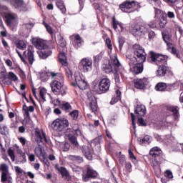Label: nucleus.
I'll return each mask as SVG.
<instances>
[{
    "instance_id": "18",
    "label": "nucleus",
    "mask_w": 183,
    "mask_h": 183,
    "mask_svg": "<svg viewBox=\"0 0 183 183\" xmlns=\"http://www.w3.org/2000/svg\"><path fill=\"white\" fill-rule=\"evenodd\" d=\"M36 141L38 144L39 142H46V134L44 132L41 133L39 129L35 130Z\"/></svg>"
},
{
    "instance_id": "43",
    "label": "nucleus",
    "mask_w": 183,
    "mask_h": 183,
    "mask_svg": "<svg viewBox=\"0 0 183 183\" xmlns=\"http://www.w3.org/2000/svg\"><path fill=\"white\" fill-rule=\"evenodd\" d=\"M61 109H63L64 111H66V112L71 111L72 110V107L68 102L64 103V104H61Z\"/></svg>"
},
{
    "instance_id": "47",
    "label": "nucleus",
    "mask_w": 183,
    "mask_h": 183,
    "mask_svg": "<svg viewBox=\"0 0 183 183\" xmlns=\"http://www.w3.org/2000/svg\"><path fill=\"white\" fill-rule=\"evenodd\" d=\"M7 154L14 162L15 161V152H14V150L11 147H9L8 149Z\"/></svg>"
},
{
    "instance_id": "9",
    "label": "nucleus",
    "mask_w": 183,
    "mask_h": 183,
    "mask_svg": "<svg viewBox=\"0 0 183 183\" xmlns=\"http://www.w3.org/2000/svg\"><path fill=\"white\" fill-rule=\"evenodd\" d=\"M79 66L83 72H89V71H92V60L83 59L80 61Z\"/></svg>"
},
{
    "instance_id": "63",
    "label": "nucleus",
    "mask_w": 183,
    "mask_h": 183,
    "mask_svg": "<svg viewBox=\"0 0 183 183\" xmlns=\"http://www.w3.org/2000/svg\"><path fill=\"white\" fill-rule=\"evenodd\" d=\"M138 118V122H139V125H141L142 127H145L146 124H145V121L144 120V119H142V117H139Z\"/></svg>"
},
{
    "instance_id": "17",
    "label": "nucleus",
    "mask_w": 183,
    "mask_h": 183,
    "mask_svg": "<svg viewBox=\"0 0 183 183\" xmlns=\"http://www.w3.org/2000/svg\"><path fill=\"white\" fill-rule=\"evenodd\" d=\"M81 151L87 159H92V154H94V150L92 149V147H91V145L82 146Z\"/></svg>"
},
{
    "instance_id": "5",
    "label": "nucleus",
    "mask_w": 183,
    "mask_h": 183,
    "mask_svg": "<svg viewBox=\"0 0 183 183\" xmlns=\"http://www.w3.org/2000/svg\"><path fill=\"white\" fill-rule=\"evenodd\" d=\"M51 127L54 131H57V132H62L65 128H68V127H69V122H68V119L65 118L56 119L52 122Z\"/></svg>"
},
{
    "instance_id": "24",
    "label": "nucleus",
    "mask_w": 183,
    "mask_h": 183,
    "mask_svg": "<svg viewBox=\"0 0 183 183\" xmlns=\"http://www.w3.org/2000/svg\"><path fill=\"white\" fill-rule=\"evenodd\" d=\"M167 71H168V67H167V66H159L156 72L157 76H165V75L167 74Z\"/></svg>"
},
{
    "instance_id": "25",
    "label": "nucleus",
    "mask_w": 183,
    "mask_h": 183,
    "mask_svg": "<svg viewBox=\"0 0 183 183\" xmlns=\"http://www.w3.org/2000/svg\"><path fill=\"white\" fill-rule=\"evenodd\" d=\"M130 70L132 71V72H133V74H141V72H142L143 71L142 64H141V63H137L134 66H132L130 68Z\"/></svg>"
},
{
    "instance_id": "35",
    "label": "nucleus",
    "mask_w": 183,
    "mask_h": 183,
    "mask_svg": "<svg viewBox=\"0 0 183 183\" xmlns=\"http://www.w3.org/2000/svg\"><path fill=\"white\" fill-rule=\"evenodd\" d=\"M59 62L64 66H68V62L66 61V56H65V53H60L59 54Z\"/></svg>"
},
{
    "instance_id": "45",
    "label": "nucleus",
    "mask_w": 183,
    "mask_h": 183,
    "mask_svg": "<svg viewBox=\"0 0 183 183\" xmlns=\"http://www.w3.org/2000/svg\"><path fill=\"white\" fill-rule=\"evenodd\" d=\"M39 96L41 97V99H43V101H46V89L42 88L41 89H40Z\"/></svg>"
},
{
    "instance_id": "7",
    "label": "nucleus",
    "mask_w": 183,
    "mask_h": 183,
    "mask_svg": "<svg viewBox=\"0 0 183 183\" xmlns=\"http://www.w3.org/2000/svg\"><path fill=\"white\" fill-rule=\"evenodd\" d=\"M135 5H137L139 8H141V5L135 1H126L119 5V8L122 12H132V8H134Z\"/></svg>"
},
{
    "instance_id": "14",
    "label": "nucleus",
    "mask_w": 183,
    "mask_h": 183,
    "mask_svg": "<svg viewBox=\"0 0 183 183\" xmlns=\"http://www.w3.org/2000/svg\"><path fill=\"white\" fill-rule=\"evenodd\" d=\"M97 177L98 173L97 171L94 170L91 167H88L86 174L83 176V181H84V182H88L89 178H97Z\"/></svg>"
},
{
    "instance_id": "31",
    "label": "nucleus",
    "mask_w": 183,
    "mask_h": 183,
    "mask_svg": "<svg viewBox=\"0 0 183 183\" xmlns=\"http://www.w3.org/2000/svg\"><path fill=\"white\" fill-rule=\"evenodd\" d=\"M11 4L14 8L18 9L24 6V0H11Z\"/></svg>"
},
{
    "instance_id": "60",
    "label": "nucleus",
    "mask_w": 183,
    "mask_h": 183,
    "mask_svg": "<svg viewBox=\"0 0 183 183\" xmlns=\"http://www.w3.org/2000/svg\"><path fill=\"white\" fill-rule=\"evenodd\" d=\"M70 115H71V118H73V119H77L78 116L79 115V113L78 112L77 110H74L73 112H71L70 113Z\"/></svg>"
},
{
    "instance_id": "48",
    "label": "nucleus",
    "mask_w": 183,
    "mask_h": 183,
    "mask_svg": "<svg viewBox=\"0 0 183 183\" xmlns=\"http://www.w3.org/2000/svg\"><path fill=\"white\" fill-rule=\"evenodd\" d=\"M139 31L141 36L142 35H144V34H147V32L148 31V27H147V25L139 26Z\"/></svg>"
},
{
    "instance_id": "1",
    "label": "nucleus",
    "mask_w": 183,
    "mask_h": 183,
    "mask_svg": "<svg viewBox=\"0 0 183 183\" xmlns=\"http://www.w3.org/2000/svg\"><path fill=\"white\" fill-rule=\"evenodd\" d=\"M102 69L106 74H111V72H112L114 75V80L116 83L119 84V75H122V72H124V67H122V65L119 63L117 54L114 53L110 56L109 64H104L102 65Z\"/></svg>"
},
{
    "instance_id": "59",
    "label": "nucleus",
    "mask_w": 183,
    "mask_h": 183,
    "mask_svg": "<svg viewBox=\"0 0 183 183\" xmlns=\"http://www.w3.org/2000/svg\"><path fill=\"white\" fill-rule=\"evenodd\" d=\"M129 155L133 162H137V157H135V155L134 154V152H132V150H131V149H129Z\"/></svg>"
},
{
    "instance_id": "32",
    "label": "nucleus",
    "mask_w": 183,
    "mask_h": 183,
    "mask_svg": "<svg viewBox=\"0 0 183 183\" xmlns=\"http://www.w3.org/2000/svg\"><path fill=\"white\" fill-rule=\"evenodd\" d=\"M130 32L134 36H141V32L139 30V26L135 25L132 27L130 29Z\"/></svg>"
},
{
    "instance_id": "61",
    "label": "nucleus",
    "mask_w": 183,
    "mask_h": 183,
    "mask_svg": "<svg viewBox=\"0 0 183 183\" xmlns=\"http://www.w3.org/2000/svg\"><path fill=\"white\" fill-rule=\"evenodd\" d=\"M0 11L1 12V14H4V15H6L7 12H10L9 11H8V7H6V6H0Z\"/></svg>"
},
{
    "instance_id": "62",
    "label": "nucleus",
    "mask_w": 183,
    "mask_h": 183,
    "mask_svg": "<svg viewBox=\"0 0 183 183\" xmlns=\"http://www.w3.org/2000/svg\"><path fill=\"white\" fill-rule=\"evenodd\" d=\"M51 103L53 104V105L55 107H59V105H61V101H59L58 99L51 100Z\"/></svg>"
},
{
    "instance_id": "16",
    "label": "nucleus",
    "mask_w": 183,
    "mask_h": 183,
    "mask_svg": "<svg viewBox=\"0 0 183 183\" xmlns=\"http://www.w3.org/2000/svg\"><path fill=\"white\" fill-rule=\"evenodd\" d=\"M134 87L137 89H144L145 88V85L148 84V79H136L134 80Z\"/></svg>"
},
{
    "instance_id": "3",
    "label": "nucleus",
    "mask_w": 183,
    "mask_h": 183,
    "mask_svg": "<svg viewBox=\"0 0 183 183\" xmlns=\"http://www.w3.org/2000/svg\"><path fill=\"white\" fill-rule=\"evenodd\" d=\"M109 86H111V81L108 78L102 79L98 85L94 86V91L97 94H105L107 91H109Z\"/></svg>"
},
{
    "instance_id": "41",
    "label": "nucleus",
    "mask_w": 183,
    "mask_h": 183,
    "mask_svg": "<svg viewBox=\"0 0 183 183\" xmlns=\"http://www.w3.org/2000/svg\"><path fill=\"white\" fill-rule=\"evenodd\" d=\"M16 148H17L16 152L22 158V159H23L22 162H26V155L25 154V153L24 152H22V150L21 149H19V147L18 146H16Z\"/></svg>"
},
{
    "instance_id": "30",
    "label": "nucleus",
    "mask_w": 183,
    "mask_h": 183,
    "mask_svg": "<svg viewBox=\"0 0 183 183\" xmlns=\"http://www.w3.org/2000/svg\"><path fill=\"white\" fill-rule=\"evenodd\" d=\"M112 25L114 31H117L118 29V26L121 28V31L122 32L124 31V24L122 23H119V21H117V19L115 17H113L112 19Z\"/></svg>"
},
{
    "instance_id": "15",
    "label": "nucleus",
    "mask_w": 183,
    "mask_h": 183,
    "mask_svg": "<svg viewBox=\"0 0 183 183\" xmlns=\"http://www.w3.org/2000/svg\"><path fill=\"white\" fill-rule=\"evenodd\" d=\"M6 21L7 22V25L9 26H12L15 24L16 25V15L15 14L8 11L5 14Z\"/></svg>"
},
{
    "instance_id": "38",
    "label": "nucleus",
    "mask_w": 183,
    "mask_h": 183,
    "mask_svg": "<svg viewBox=\"0 0 183 183\" xmlns=\"http://www.w3.org/2000/svg\"><path fill=\"white\" fill-rule=\"evenodd\" d=\"M2 81L7 85H11V80L8 79V74L5 71H1Z\"/></svg>"
},
{
    "instance_id": "27",
    "label": "nucleus",
    "mask_w": 183,
    "mask_h": 183,
    "mask_svg": "<svg viewBox=\"0 0 183 183\" xmlns=\"http://www.w3.org/2000/svg\"><path fill=\"white\" fill-rule=\"evenodd\" d=\"M72 36H74V46L76 48L82 46V39H81V36H79V34L73 35Z\"/></svg>"
},
{
    "instance_id": "52",
    "label": "nucleus",
    "mask_w": 183,
    "mask_h": 183,
    "mask_svg": "<svg viewBox=\"0 0 183 183\" xmlns=\"http://www.w3.org/2000/svg\"><path fill=\"white\" fill-rule=\"evenodd\" d=\"M159 20H160V22H159L160 28H165V25H167V16L159 19Z\"/></svg>"
},
{
    "instance_id": "50",
    "label": "nucleus",
    "mask_w": 183,
    "mask_h": 183,
    "mask_svg": "<svg viewBox=\"0 0 183 183\" xmlns=\"http://www.w3.org/2000/svg\"><path fill=\"white\" fill-rule=\"evenodd\" d=\"M8 79H9H9H10V81H17L18 76H16V75H15V74H14V72L9 71Z\"/></svg>"
},
{
    "instance_id": "44",
    "label": "nucleus",
    "mask_w": 183,
    "mask_h": 183,
    "mask_svg": "<svg viewBox=\"0 0 183 183\" xmlns=\"http://www.w3.org/2000/svg\"><path fill=\"white\" fill-rule=\"evenodd\" d=\"M152 139L151 137L146 135L143 139H140L139 142L140 144H149Z\"/></svg>"
},
{
    "instance_id": "19",
    "label": "nucleus",
    "mask_w": 183,
    "mask_h": 183,
    "mask_svg": "<svg viewBox=\"0 0 183 183\" xmlns=\"http://www.w3.org/2000/svg\"><path fill=\"white\" fill-rule=\"evenodd\" d=\"M39 58L41 59H46L48 56H51L52 55V51L49 49H41L37 51Z\"/></svg>"
},
{
    "instance_id": "20",
    "label": "nucleus",
    "mask_w": 183,
    "mask_h": 183,
    "mask_svg": "<svg viewBox=\"0 0 183 183\" xmlns=\"http://www.w3.org/2000/svg\"><path fill=\"white\" fill-rule=\"evenodd\" d=\"M89 108L92 111V112H97L98 111V106L97 105V99L95 97H89Z\"/></svg>"
},
{
    "instance_id": "58",
    "label": "nucleus",
    "mask_w": 183,
    "mask_h": 183,
    "mask_svg": "<svg viewBox=\"0 0 183 183\" xmlns=\"http://www.w3.org/2000/svg\"><path fill=\"white\" fill-rule=\"evenodd\" d=\"M125 169L127 171V174H129V172L132 171V164H131L129 162L126 163Z\"/></svg>"
},
{
    "instance_id": "28",
    "label": "nucleus",
    "mask_w": 183,
    "mask_h": 183,
    "mask_svg": "<svg viewBox=\"0 0 183 183\" xmlns=\"http://www.w3.org/2000/svg\"><path fill=\"white\" fill-rule=\"evenodd\" d=\"M57 42L59 46L63 49V51H65V46H66V41L64 39L62 34H59L57 36Z\"/></svg>"
},
{
    "instance_id": "13",
    "label": "nucleus",
    "mask_w": 183,
    "mask_h": 183,
    "mask_svg": "<svg viewBox=\"0 0 183 183\" xmlns=\"http://www.w3.org/2000/svg\"><path fill=\"white\" fill-rule=\"evenodd\" d=\"M163 39H164V42H166V44H167L168 51L169 52H171V54L174 55V56H177V58H181V56L179 55V54H178V51L177 50V49H175L172 46V44L168 42V41H169V37L167 35H164V36H163Z\"/></svg>"
},
{
    "instance_id": "46",
    "label": "nucleus",
    "mask_w": 183,
    "mask_h": 183,
    "mask_svg": "<svg viewBox=\"0 0 183 183\" xmlns=\"http://www.w3.org/2000/svg\"><path fill=\"white\" fill-rule=\"evenodd\" d=\"M43 25L45 26V28L49 34H50L51 36L54 35V30L52 29V27L49 24H48L45 21H44Z\"/></svg>"
},
{
    "instance_id": "10",
    "label": "nucleus",
    "mask_w": 183,
    "mask_h": 183,
    "mask_svg": "<svg viewBox=\"0 0 183 183\" xmlns=\"http://www.w3.org/2000/svg\"><path fill=\"white\" fill-rule=\"evenodd\" d=\"M74 78L76 85H77L79 89H81L82 91L86 89L88 84H86V81H85V79H82V74L80 73H76L74 74Z\"/></svg>"
},
{
    "instance_id": "57",
    "label": "nucleus",
    "mask_w": 183,
    "mask_h": 183,
    "mask_svg": "<svg viewBox=\"0 0 183 183\" xmlns=\"http://www.w3.org/2000/svg\"><path fill=\"white\" fill-rule=\"evenodd\" d=\"M164 177H166V178H169V179H172V178H174V175L172 174V172H171L170 170H167L164 172Z\"/></svg>"
},
{
    "instance_id": "36",
    "label": "nucleus",
    "mask_w": 183,
    "mask_h": 183,
    "mask_svg": "<svg viewBox=\"0 0 183 183\" xmlns=\"http://www.w3.org/2000/svg\"><path fill=\"white\" fill-rule=\"evenodd\" d=\"M167 84L165 83H158L156 86H155V89L156 91H159L160 92H164V91H165V89H167Z\"/></svg>"
},
{
    "instance_id": "11",
    "label": "nucleus",
    "mask_w": 183,
    "mask_h": 183,
    "mask_svg": "<svg viewBox=\"0 0 183 183\" xmlns=\"http://www.w3.org/2000/svg\"><path fill=\"white\" fill-rule=\"evenodd\" d=\"M31 42L37 49H46L48 48L46 41L39 37L32 38Z\"/></svg>"
},
{
    "instance_id": "42",
    "label": "nucleus",
    "mask_w": 183,
    "mask_h": 183,
    "mask_svg": "<svg viewBox=\"0 0 183 183\" xmlns=\"http://www.w3.org/2000/svg\"><path fill=\"white\" fill-rule=\"evenodd\" d=\"M1 174H9V167L6 165V164H1Z\"/></svg>"
},
{
    "instance_id": "56",
    "label": "nucleus",
    "mask_w": 183,
    "mask_h": 183,
    "mask_svg": "<svg viewBox=\"0 0 183 183\" xmlns=\"http://www.w3.org/2000/svg\"><path fill=\"white\" fill-rule=\"evenodd\" d=\"M106 46H107L108 49H110V51H112V43L111 42V39L109 38H107L105 40Z\"/></svg>"
},
{
    "instance_id": "23",
    "label": "nucleus",
    "mask_w": 183,
    "mask_h": 183,
    "mask_svg": "<svg viewBox=\"0 0 183 183\" xmlns=\"http://www.w3.org/2000/svg\"><path fill=\"white\" fill-rule=\"evenodd\" d=\"M167 111H170L172 112L175 119L179 117V112H178V107L177 106H166Z\"/></svg>"
},
{
    "instance_id": "8",
    "label": "nucleus",
    "mask_w": 183,
    "mask_h": 183,
    "mask_svg": "<svg viewBox=\"0 0 183 183\" xmlns=\"http://www.w3.org/2000/svg\"><path fill=\"white\" fill-rule=\"evenodd\" d=\"M34 152L40 161L44 162V165H46V167H49V165H51L49 161L46 159V153L42 151V147H41V146L35 147Z\"/></svg>"
},
{
    "instance_id": "21",
    "label": "nucleus",
    "mask_w": 183,
    "mask_h": 183,
    "mask_svg": "<svg viewBox=\"0 0 183 183\" xmlns=\"http://www.w3.org/2000/svg\"><path fill=\"white\" fill-rule=\"evenodd\" d=\"M147 112V109H145V106L144 105H137L135 109V114L137 117H144Z\"/></svg>"
},
{
    "instance_id": "64",
    "label": "nucleus",
    "mask_w": 183,
    "mask_h": 183,
    "mask_svg": "<svg viewBox=\"0 0 183 183\" xmlns=\"http://www.w3.org/2000/svg\"><path fill=\"white\" fill-rule=\"evenodd\" d=\"M119 99H121V97H113L110 102L111 105H114L115 104H117V102H118V101H119Z\"/></svg>"
},
{
    "instance_id": "49",
    "label": "nucleus",
    "mask_w": 183,
    "mask_h": 183,
    "mask_svg": "<svg viewBox=\"0 0 183 183\" xmlns=\"http://www.w3.org/2000/svg\"><path fill=\"white\" fill-rule=\"evenodd\" d=\"M0 134H1V135H8V134H9V129H8L6 126H4L0 128Z\"/></svg>"
},
{
    "instance_id": "53",
    "label": "nucleus",
    "mask_w": 183,
    "mask_h": 183,
    "mask_svg": "<svg viewBox=\"0 0 183 183\" xmlns=\"http://www.w3.org/2000/svg\"><path fill=\"white\" fill-rule=\"evenodd\" d=\"M24 122L26 127H29L31 125H32V120H31L30 117H25Z\"/></svg>"
},
{
    "instance_id": "33",
    "label": "nucleus",
    "mask_w": 183,
    "mask_h": 183,
    "mask_svg": "<svg viewBox=\"0 0 183 183\" xmlns=\"http://www.w3.org/2000/svg\"><path fill=\"white\" fill-rule=\"evenodd\" d=\"M56 5L62 14H65L66 12V9L65 8V5H64V1L56 0Z\"/></svg>"
},
{
    "instance_id": "40",
    "label": "nucleus",
    "mask_w": 183,
    "mask_h": 183,
    "mask_svg": "<svg viewBox=\"0 0 183 183\" xmlns=\"http://www.w3.org/2000/svg\"><path fill=\"white\" fill-rule=\"evenodd\" d=\"M16 46L19 48V49H21V51H24L25 48H26V43L25 41L20 40L16 44Z\"/></svg>"
},
{
    "instance_id": "4",
    "label": "nucleus",
    "mask_w": 183,
    "mask_h": 183,
    "mask_svg": "<svg viewBox=\"0 0 183 183\" xmlns=\"http://www.w3.org/2000/svg\"><path fill=\"white\" fill-rule=\"evenodd\" d=\"M134 58L137 59V62L142 64L147 60V53L142 46L139 44H134Z\"/></svg>"
},
{
    "instance_id": "54",
    "label": "nucleus",
    "mask_w": 183,
    "mask_h": 183,
    "mask_svg": "<svg viewBox=\"0 0 183 183\" xmlns=\"http://www.w3.org/2000/svg\"><path fill=\"white\" fill-rule=\"evenodd\" d=\"M60 172L63 177H69V172H68V170L64 167H61Z\"/></svg>"
},
{
    "instance_id": "51",
    "label": "nucleus",
    "mask_w": 183,
    "mask_h": 183,
    "mask_svg": "<svg viewBox=\"0 0 183 183\" xmlns=\"http://www.w3.org/2000/svg\"><path fill=\"white\" fill-rule=\"evenodd\" d=\"M72 71L70 70L69 68L66 69V76H67L68 79H69V81H72L73 78H72Z\"/></svg>"
},
{
    "instance_id": "2",
    "label": "nucleus",
    "mask_w": 183,
    "mask_h": 183,
    "mask_svg": "<svg viewBox=\"0 0 183 183\" xmlns=\"http://www.w3.org/2000/svg\"><path fill=\"white\" fill-rule=\"evenodd\" d=\"M50 75L54 79L50 84L52 92L55 95H65L66 94V87L64 85V76L54 72H51Z\"/></svg>"
},
{
    "instance_id": "55",
    "label": "nucleus",
    "mask_w": 183,
    "mask_h": 183,
    "mask_svg": "<svg viewBox=\"0 0 183 183\" xmlns=\"http://www.w3.org/2000/svg\"><path fill=\"white\" fill-rule=\"evenodd\" d=\"M102 56H104V51H101L99 54L94 56L95 62H99L102 59Z\"/></svg>"
},
{
    "instance_id": "34",
    "label": "nucleus",
    "mask_w": 183,
    "mask_h": 183,
    "mask_svg": "<svg viewBox=\"0 0 183 183\" xmlns=\"http://www.w3.org/2000/svg\"><path fill=\"white\" fill-rule=\"evenodd\" d=\"M167 14L160 9H155V16L156 19H161L162 18H165Z\"/></svg>"
},
{
    "instance_id": "39",
    "label": "nucleus",
    "mask_w": 183,
    "mask_h": 183,
    "mask_svg": "<svg viewBox=\"0 0 183 183\" xmlns=\"http://www.w3.org/2000/svg\"><path fill=\"white\" fill-rule=\"evenodd\" d=\"M40 79L43 81V82H45L48 81V73L45 71H41L39 73Z\"/></svg>"
},
{
    "instance_id": "37",
    "label": "nucleus",
    "mask_w": 183,
    "mask_h": 183,
    "mask_svg": "<svg viewBox=\"0 0 183 183\" xmlns=\"http://www.w3.org/2000/svg\"><path fill=\"white\" fill-rule=\"evenodd\" d=\"M1 182L3 183L12 181V177H11V174H9V173L1 174Z\"/></svg>"
},
{
    "instance_id": "29",
    "label": "nucleus",
    "mask_w": 183,
    "mask_h": 183,
    "mask_svg": "<svg viewBox=\"0 0 183 183\" xmlns=\"http://www.w3.org/2000/svg\"><path fill=\"white\" fill-rule=\"evenodd\" d=\"M149 154L154 158H157L159 156V154H161V149H159L158 147H154L151 149Z\"/></svg>"
},
{
    "instance_id": "26",
    "label": "nucleus",
    "mask_w": 183,
    "mask_h": 183,
    "mask_svg": "<svg viewBox=\"0 0 183 183\" xmlns=\"http://www.w3.org/2000/svg\"><path fill=\"white\" fill-rule=\"evenodd\" d=\"M127 58L128 59V64L130 68H132V66H135V65L139 63V61L137 60V57H134L132 55H128L127 56Z\"/></svg>"
},
{
    "instance_id": "12",
    "label": "nucleus",
    "mask_w": 183,
    "mask_h": 183,
    "mask_svg": "<svg viewBox=\"0 0 183 183\" xmlns=\"http://www.w3.org/2000/svg\"><path fill=\"white\" fill-rule=\"evenodd\" d=\"M27 54L26 51H24V55H25L26 58H27L29 64L32 65L34 64V61H35V56L34 55L35 50H34V46H29L27 48Z\"/></svg>"
},
{
    "instance_id": "6",
    "label": "nucleus",
    "mask_w": 183,
    "mask_h": 183,
    "mask_svg": "<svg viewBox=\"0 0 183 183\" xmlns=\"http://www.w3.org/2000/svg\"><path fill=\"white\" fill-rule=\"evenodd\" d=\"M150 62L155 64L156 65H164L167 63V56L158 53H155L153 51L149 52Z\"/></svg>"
},
{
    "instance_id": "22",
    "label": "nucleus",
    "mask_w": 183,
    "mask_h": 183,
    "mask_svg": "<svg viewBox=\"0 0 183 183\" xmlns=\"http://www.w3.org/2000/svg\"><path fill=\"white\" fill-rule=\"evenodd\" d=\"M70 132L71 129H67L66 132V135H67L70 142H71V144L74 145V147H78V140L76 139V137L72 134L69 133Z\"/></svg>"
}]
</instances>
